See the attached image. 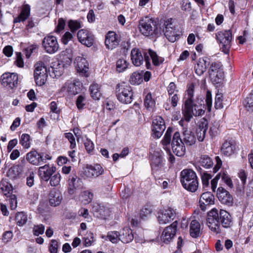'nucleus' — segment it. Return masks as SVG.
<instances>
[{
    "label": "nucleus",
    "mask_w": 253,
    "mask_h": 253,
    "mask_svg": "<svg viewBox=\"0 0 253 253\" xmlns=\"http://www.w3.org/2000/svg\"><path fill=\"white\" fill-rule=\"evenodd\" d=\"M205 106L204 101L202 99L191 102L190 100H185L184 107L182 109L184 120L189 122L193 116H201L205 114Z\"/></svg>",
    "instance_id": "f257e3e1"
},
{
    "label": "nucleus",
    "mask_w": 253,
    "mask_h": 253,
    "mask_svg": "<svg viewBox=\"0 0 253 253\" xmlns=\"http://www.w3.org/2000/svg\"><path fill=\"white\" fill-rule=\"evenodd\" d=\"M180 181L183 187L192 192L196 191L198 187L196 174L190 169H184L180 172Z\"/></svg>",
    "instance_id": "f03ea898"
},
{
    "label": "nucleus",
    "mask_w": 253,
    "mask_h": 253,
    "mask_svg": "<svg viewBox=\"0 0 253 253\" xmlns=\"http://www.w3.org/2000/svg\"><path fill=\"white\" fill-rule=\"evenodd\" d=\"M139 29L144 36H148L154 34L157 36L162 35V28L158 26L152 19L145 17L139 22Z\"/></svg>",
    "instance_id": "7ed1b4c3"
},
{
    "label": "nucleus",
    "mask_w": 253,
    "mask_h": 253,
    "mask_svg": "<svg viewBox=\"0 0 253 253\" xmlns=\"http://www.w3.org/2000/svg\"><path fill=\"white\" fill-rule=\"evenodd\" d=\"M116 95L119 101L125 103H130L132 101V92L131 87L125 83L119 84L116 86Z\"/></svg>",
    "instance_id": "20e7f679"
},
{
    "label": "nucleus",
    "mask_w": 253,
    "mask_h": 253,
    "mask_svg": "<svg viewBox=\"0 0 253 253\" xmlns=\"http://www.w3.org/2000/svg\"><path fill=\"white\" fill-rule=\"evenodd\" d=\"M207 224L212 232L218 233L220 232V223L217 209H213L208 213Z\"/></svg>",
    "instance_id": "39448f33"
},
{
    "label": "nucleus",
    "mask_w": 253,
    "mask_h": 253,
    "mask_svg": "<svg viewBox=\"0 0 253 253\" xmlns=\"http://www.w3.org/2000/svg\"><path fill=\"white\" fill-rule=\"evenodd\" d=\"M34 78L37 85H43L47 80L46 68L42 61H39L35 65Z\"/></svg>",
    "instance_id": "423d86ee"
},
{
    "label": "nucleus",
    "mask_w": 253,
    "mask_h": 253,
    "mask_svg": "<svg viewBox=\"0 0 253 253\" xmlns=\"http://www.w3.org/2000/svg\"><path fill=\"white\" fill-rule=\"evenodd\" d=\"M162 28V34H164L167 39L170 42H173L176 40L175 27L172 19H168L165 21Z\"/></svg>",
    "instance_id": "0eeeda50"
},
{
    "label": "nucleus",
    "mask_w": 253,
    "mask_h": 253,
    "mask_svg": "<svg viewBox=\"0 0 253 253\" xmlns=\"http://www.w3.org/2000/svg\"><path fill=\"white\" fill-rule=\"evenodd\" d=\"M217 40L221 45V48L224 53H228L231 47L232 34L230 30L220 31L216 35Z\"/></svg>",
    "instance_id": "6e6552de"
},
{
    "label": "nucleus",
    "mask_w": 253,
    "mask_h": 253,
    "mask_svg": "<svg viewBox=\"0 0 253 253\" xmlns=\"http://www.w3.org/2000/svg\"><path fill=\"white\" fill-rule=\"evenodd\" d=\"M42 45L45 51L49 54L55 53L59 48L56 37L52 35H48L44 38Z\"/></svg>",
    "instance_id": "1a4fd4ad"
},
{
    "label": "nucleus",
    "mask_w": 253,
    "mask_h": 253,
    "mask_svg": "<svg viewBox=\"0 0 253 253\" xmlns=\"http://www.w3.org/2000/svg\"><path fill=\"white\" fill-rule=\"evenodd\" d=\"M179 132H175L173 136L171 147L173 152L177 156L181 157L185 154V147Z\"/></svg>",
    "instance_id": "9d476101"
},
{
    "label": "nucleus",
    "mask_w": 253,
    "mask_h": 253,
    "mask_svg": "<svg viewBox=\"0 0 253 253\" xmlns=\"http://www.w3.org/2000/svg\"><path fill=\"white\" fill-rule=\"evenodd\" d=\"M82 86V83L78 80L68 81L61 88V91L69 95H75L80 92Z\"/></svg>",
    "instance_id": "9b49d317"
},
{
    "label": "nucleus",
    "mask_w": 253,
    "mask_h": 253,
    "mask_svg": "<svg viewBox=\"0 0 253 253\" xmlns=\"http://www.w3.org/2000/svg\"><path fill=\"white\" fill-rule=\"evenodd\" d=\"M18 75L14 73H5L1 76V83L4 87L13 88L18 84Z\"/></svg>",
    "instance_id": "f8f14e48"
},
{
    "label": "nucleus",
    "mask_w": 253,
    "mask_h": 253,
    "mask_svg": "<svg viewBox=\"0 0 253 253\" xmlns=\"http://www.w3.org/2000/svg\"><path fill=\"white\" fill-rule=\"evenodd\" d=\"M166 129L164 120L160 116L157 117L152 123L153 136L156 138H160Z\"/></svg>",
    "instance_id": "ddd939ff"
},
{
    "label": "nucleus",
    "mask_w": 253,
    "mask_h": 253,
    "mask_svg": "<svg viewBox=\"0 0 253 253\" xmlns=\"http://www.w3.org/2000/svg\"><path fill=\"white\" fill-rule=\"evenodd\" d=\"M104 172V169L99 164L87 165L84 171V173L86 177H97L103 174Z\"/></svg>",
    "instance_id": "4468645a"
},
{
    "label": "nucleus",
    "mask_w": 253,
    "mask_h": 253,
    "mask_svg": "<svg viewBox=\"0 0 253 253\" xmlns=\"http://www.w3.org/2000/svg\"><path fill=\"white\" fill-rule=\"evenodd\" d=\"M175 215V212L171 208L164 209L158 213V220L160 224H167L173 220Z\"/></svg>",
    "instance_id": "2eb2a0df"
},
{
    "label": "nucleus",
    "mask_w": 253,
    "mask_h": 253,
    "mask_svg": "<svg viewBox=\"0 0 253 253\" xmlns=\"http://www.w3.org/2000/svg\"><path fill=\"white\" fill-rule=\"evenodd\" d=\"M75 66L78 73L83 76H88V63L85 58L81 56L77 57L75 61Z\"/></svg>",
    "instance_id": "dca6fc26"
},
{
    "label": "nucleus",
    "mask_w": 253,
    "mask_h": 253,
    "mask_svg": "<svg viewBox=\"0 0 253 253\" xmlns=\"http://www.w3.org/2000/svg\"><path fill=\"white\" fill-rule=\"evenodd\" d=\"M56 169V168L53 166L45 165L39 168L38 174L42 180L47 181L51 176L55 172Z\"/></svg>",
    "instance_id": "f3484780"
},
{
    "label": "nucleus",
    "mask_w": 253,
    "mask_h": 253,
    "mask_svg": "<svg viewBox=\"0 0 253 253\" xmlns=\"http://www.w3.org/2000/svg\"><path fill=\"white\" fill-rule=\"evenodd\" d=\"M177 223L173 222L169 226L166 227L161 236L162 240L165 243L170 242L175 234Z\"/></svg>",
    "instance_id": "a211bd4d"
},
{
    "label": "nucleus",
    "mask_w": 253,
    "mask_h": 253,
    "mask_svg": "<svg viewBox=\"0 0 253 253\" xmlns=\"http://www.w3.org/2000/svg\"><path fill=\"white\" fill-rule=\"evenodd\" d=\"M77 37L80 42L83 44L88 47H90L93 44V37L87 30L82 29L79 31Z\"/></svg>",
    "instance_id": "6ab92c4d"
},
{
    "label": "nucleus",
    "mask_w": 253,
    "mask_h": 253,
    "mask_svg": "<svg viewBox=\"0 0 253 253\" xmlns=\"http://www.w3.org/2000/svg\"><path fill=\"white\" fill-rule=\"evenodd\" d=\"M119 42L118 37L114 32L110 31L107 33L105 41L107 48L113 49L116 48L118 46Z\"/></svg>",
    "instance_id": "aec40b11"
},
{
    "label": "nucleus",
    "mask_w": 253,
    "mask_h": 253,
    "mask_svg": "<svg viewBox=\"0 0 253 253\" xmlns=\"http://www.w3.org/2000/svg\"><path fill=\"white\" fill-rule=\"evenodd\" d=\"M217 196L222 204L228 206L232 205L233 198L230 193L223 187H220L217 189Z\"/></svg>",
    "instance_id": "412c9836"
},
{
    "label": "nucleus",
    "mask_w": 253,
    "mask_h": 253,
    "mask_svg": "<svg viewBox=\"0 0 253 253\" xmlns=\"http://www.w3.org/2000/svg\"><path fill=\"white\" fill-rule=\"evenodd\" d=\"M26 160L31 164L38 166L44 162L43 154L39 153L36 151H31L26 154Z\"/></svg>",
    "instance_id": "4be33fe9"
},
{
    "label": "nucleus",
    "mask_w": 253,
    "mask_h": 253,
    "mask_svg": "<svg viewBox=\"0 0 253 253\" xmlns=\"http://www.w3.org/2000/svg\"><path fill=\"white\" fill-rule=\"evenodd\" d=\"M220 225L224 228H229L233 224L231 215L226 211L220 210L218 212Z\"/></svg>",
    "instance_id": "5701e85b"
},
{
    "label": "nucleus",
    "mask_w": 253,
    "mask_h": 253,
    "mask_svg": "<svg viewBox=\"0 0 253 253\" xmlns=\"http://www.w3.org/2000/svg\"><path fill=\"white\" fill-rule=\"evenodd\" d=\"M214 197L210 192H205L201 195L199 203L202 210H205L206 206L214 204Z\"/></svg>",
    "instance_id": "b1692460"
},
{
    "label": "nucleus",
    "mask_w": 253,
    "mask_h": 253,
    "mask_svg": "<svg viewBox=\"0 0 253 253\" xmlns=\"http://www.w3.org/2000/svg\"><path fill=\"white\" fill-rule=\"evenodd\" d=\"M208 128V123L207 120L203 119L200 122L196 129L197 138L199 141H203Z\"/></svg>",
    "instance_id": "393cba45"
},
{
    "label": "nucleus",
    "mask_w": 253,
    "mask_h": 253,
    "mask_svg": "<svg viewBox=\"0 0 253 253\" xmlns=\"http://www.w3.org/2000/svg\"><path fill=\"white\" fill-rule=\"evenodd\" d=\"M131 59L133 64L135 66H140L144 61V58L141 52L137 48H133L131 51Z\"/></svg>",
    "instance_id": "a878e982"
},
{
    "label": "nucleus",
    "mask_w": 253,
    "mask_h": 253,
    "mask_svg": "<svg viewBox=\"0 0 253 253\" xmlns=\"http://www.w3.org/2000/svg\"><path fill=\"white\" fill-rule=\"evenodd\" d=\"M182 137V141L184 142V144L187 146L193 145L196 141V137L193 132L187 129L183 131Z\"/></svg>",
    "instance_id": "bb28decb"
},
{
    "label": "nucleus",
    "mask_w": 253,
    "mask_h": 253,
    "mask_svg": "<svg viewBox=\"0 0 253 253\" xmlns=\"http://www.w3.org/2000/svg\"><path fill=\"white\" fill-rule=\"evenodd\" d=\"M235 150L236 145L234 143L226 141L222 145L221 152L224 155L229 156L235 153Z\"/></svg>",
    "instance_id": "cd10ccee"
},
{
    "label": "nucleus",
    "mask_w": 253,
    "mask_h": 253,
    "mask_svg": "<svg viewBox=\"0 0 253 253\" xmlns=\"http://www.w3.org/2000/svg\"><path fill=\"white\" fill-rule=\"evenodd\" d=\"M208 57L200 58L197 65L195 66V72L198 75H202L207 69L209 62Z\"/></svg>",
    "instance_id": "c85d7f7f"
},
{
    "label": "nucleus",
    "mask_w": 253,
    "mask_h": 253,
    "mask_svg": "<svg viewBox=\"0 0 253 253\" xmlns=\"http://www.w3.org/2000/svg\"><path fill=\"white\" fill-rule=\"evenodd\" d=\"M134 238L131 230L128 227L124 228L119 234V239L124 243H128Z\"/></svg>",
    "instance_id": "c756f323"
},
{
    "label": "nucleus",
    "mask_w": 253,
    "mask_h": 253,
    "mask_svg": "<svg viewBox=\"0 0 253 253\" xmlns=\"http://www.w3.org/2000/svg\"><path fill=\"white\" fill-rule=\"evenodd\" d=\"M190 235L193 238H197L201 234V226L199 222L196 220L191 221L190 224Z\"/></svg>",
    "instance_id": "7c9ffc66"
},
{
    "label": "nucleus",
    "mask_w": 253,
    "mask_h": 253,
    "mask_svg": "<svg viewBox=\"0 0 253 253\" xmlns=\"http://www.w3.org/2000/svg\"><path fill=\"white\" fill-rule=\"evenodd\" d=\"M30 14V6L28 4L23 6L22 11L19 16L14 20V22H20L26 20Z\"/></svg>",
    "instance_id": "2f4dec72"
},
{
    "label": "nucleus",
    "mask_w": 253,
    "mask_h": 253,
    "mask_svg": "<svg viewBox=\"0 0 253 253\" xmlns=\"http://www.w3.org/2000/svg\"><path fill=\"white\" fill-rule=\"evenodd\" d=\"M62 199L61 195L59 192H52L49 195V202L51 206H58Z\"/></svg>",
    "instance_id": "473e14b6"
},
{
    "label": "nucleus",
    "mask_w": 253,
    "mask_h": 253,
    "mask_svg": "<svg viewBox=\"0 0 253 253\" xmlns=\"http://www.w3.org/2000/svg\"><path fill=\"white\" fill-rule=\"evenodd\" d=\"M199 164L206 169H211L213 165L212 160L208 155H202L200 158Z\"/></svg>",
    "instance_id": "72a5a7b5"
},
{
    "label": "nucleus",
    "mask_w": 253,
    "mask_h": 253,
    "mask_svg": "<svg viewBox=\"0 0 253 253\" xmlns=\"http://www.w3.org/2000/svg\"><path fill=\"white\" fill-rule=\"evenodd\" d=\"M90 94L93 99L99 100L101 93L100 90V86L97 84H92L89 87Z\"/></svg>",
    "instance_id": "f704fd0d"
},
{
    "label": "nucleus",
    "mask_w": 253,
    "mask_h": 253,
    "mask_svg": "<svg viewBox=\"0 0 253 253\" xmlns=\"http://www.w3.org/2000/svg\"><path fill=\"white\" fill-rule=\"evenodd\" d=\"M0 189L3 194L7 197L11 196L10 195L13 188L12 185L6 181H2L0 184Z\"/></svg>",
    "instance_id": "c9c22d12"
},
{
    "label": "nucleus",
    "mask_w": 253,
    "mask_h": 253,
    "mask_svg": "<svg viewBox=\"0 0 253 253\" xmlns=\"http://www.w3.org/2000/svg\"><path fill=\"white\" fill-rule=\"evenodd\" d=\"M130 82L133 85H138L143 82V73L134 72L130 77Z\"/></svg>",
    "instance_id": "e433bc0d"
},
{
    "label": "nucleus",
    "mask_w": 253,
    "mask_h": 253,
    "mask_svg": "<svg viewBox=\"0 0 253 253\" xmlns=\"http://www.w3.org/2000/svg\"><path fill=\"white\" fill-rule=\"evenodd\" d=\"M81 186V181L76 175L70 176L69 179V186L70 190H73Z\"/></svg>",
    "instance_id": "4c0bfd02"
},
{
    "label": "nucleus",
    "mask_w": 253,
    "mask_h": 253,
    "mask_svg": "<svg viewBox=\"0 0 253 253\" xmlns=\"http://www.w3.org/2000/svg\"><path fill=\"white\" fill-rule=\"evenodd\" d=\"M197 169L200 172L204 187L205 188L207 187L209 185V180L212 177L211 175L206 172L203 171L202 169L199 167L198 168H197Z\"/></svg>",
    "instance_id": "58836bf2"
},
{
    "label": "nucleus",
    "mask_w": 253,
    "mask_h": 253,
    "mask_svg": "<svg viewBox=\"0 0 253 253\" xmlns=\"http://www.w3.org/2000/svg\"><path fill=\"white\" fill-rule=\"evenodd\" d=\"M148 54L151 57L153 63L155 66H158L164 61L163 57L159 56L157 53L151 49H149Z\"/></svg>",
    "instance_id": "ea45409f"
},
{
    "label": "nucleus",
    "mask_w": 253,
    "mask_h": 253,
    "mask_svg": "<svg viewBox=\"0 0 253 253\" xmlns=\"http://www.w3.org/2000/svg\"><path fill=\"white\" fill-rule=\"evenodd\" d=\"M152 212V207L150 205H145L140 212V217L142 219H145L151 215Z\"/></svg>",
    "instance_id": "a19ab883"
},
{
    "label": "nucleus",
    "mask_w": 253,
    "mask_h": 253,
    "mask_svg": "<svg viewBox=\"0 0 253 253\" xmlns=\"http://www.w3.org/2000/svg\"><path fill=\"white\" fill-rule=\"evenodd\" d=\"M128 63L124 59H119L116 62V70L119 72H124L128 66Z\"/></svg>",
    "instance_id": "79ce46f5"
},
{
    "label": "nucleus",
    "mask_w": 253,
    "mask_h": 253,
    "mask_svg": "<svg viewBox=\"0 0 253 253\" xmlns=\"http://www.w3.org/2000/svg\"><path fill=\"white\" fill-rule=\"evenodd\" d=\"M144 105L147 109H152L155 105V100L152 98L150 92L148 93L145 97Z\"/></svg>",
    "instance_id": "37998d69"
},
{
    "label": "nucleus",
    "mask_w": 253,
    "mask_h": 253,
    "mask_svg": "<svg viewBox=\"0 0 253 253\" xmlns=\"http://www.w3.org/2000/svg\"><path fill=\"white\" fill-rule=\"evenodd\" d=\"M93 234L91 232H86L83 238V244L85 247H89L94 242Z\"/></svg>",
    "instance_id": "c03bdc74"
},
{
    "label": "nucleus",
    "mask_w": 253,
    "mask_h": 253,
    "mask_svg": "<svg viewBox=\"0 0 253 253\" xmlns=\"http://www.w3.org/2000/svg\"><path fill=\"white\" fill-rule=\"evenodd\" d=\"M222 65L220 62H214L211 64L209 69V74L211 78H213L215 76V74L219 71V70H223Z\"/></svg>",
    "instance_id": "a18cd8bd"
},
{
    "label": "nucleus",
    "mask_w": 253,
    "mask_h": 253,
    "mask_svg": "<svg viewBox=\"0 0 253 253\" xmlns=\"http://www.w3.org/2000/svg\"><path fill=\"white\" fill-rule=\"evenodd\" d=\"M15 220L17 225L22 226L27 222V215L24 212H18L15 216Z\"/></svg>",
    "instance_id": "49530a36"
},
{
    "label": "nucleus",
    "mask_w": 253,
    "mask_h": 253,
    "mask_svg": "<svg viewBox=\"0 0 253 253\" xmlns=\"http://www.w3.org/2000/svg\"><path fill=\"white\" fill-rule=\"evenodd\" d=\"M172 132V129L171 128H168L167 129L163 140L161 141L162 145L164 146V148L165 149V146L169 145L171 141V136Z\"/></svg>",
    "instance_id": "de8ad7c7"
},
{
    "label": "nucleus",
    "mask_w": 253,
    "mask_h": 253,
    "mask_svg": "<svg viewBox=\"0 0 253 253\" xmlns=\"http://www.w3.org/2000/svg\"><path fill=\"white\" fill-rule=\"evenodd\" d=\"M82 202L84 204H87L91 202L93 198V194L88 191H84L81 196Z\"/></svg>",
    "instance_id": "09e8293b"
},
{
    "label": "nucleus",
    "mask_w": 253,
    "mask_h": 253,
    "mask_svg": "<svg viewBox=\"0 0 253 253\" xmlns=\"http://www.w3.org/2000/svg\"><path fill=\"white\" fill-rule=\"evenodd\" d=\"M20 143L25 148H28L30 146V136L28 134H22L20 139Z\"/></svg>",
    "instance_id": "8fccbe9b"
},
{
    "label": "nucleus",
    "mask_w": 253,
    "mask_h": 253,
    "mask_svg": "<svg viewBox=\"0 0 253 253\" xmlns=\"http://www.w3.org/2000/svg\"><path fill=\"white\" fill-rule=\"evenodd\" d=\"M57 66H59V67H52L51 70L50 71L55 78L59 77L63 74L64 70L63 64L58 63ZM51 76H53V75H51Z\"/></svg>",
    "instance_id": "3c124183"
},
{
    "label": "nucleus",
    "mask_w": 253,
    "mask_h": 253,
    "mask_svg": "<svg viewBox=\"0 0 253 253\" xmlns=\"http://www.w3.org/2000/svg\"><path fill=\"white\" fill-rule=\"evenodd\" d=\"M106 240H108L113 243H117L119 239V234L117 231H110L107 234Z\"/></svg>",
    "instance_id": "603ef678"
},
{
    "label": "nucleus",
    "mask_w": 253,
    "mask_h": 253,
    "mask_svg": "<svg viewBox=\"0 0 253 253\" xmlns=\"http://www.w3.org/2000/svg\"><path fill=\"white\" fill-rule=\"evenodd\" d=\"M223 95L221 93H217L215 97L214 107L215 109H221L224 107V104L222 102Z\"/></svg>",
    "instance_id": "864d4df0"
},
{
    "label": "nucleus",
    "mask_w": 253,
    "mask_h": 253,
    "mask_svg": "<svg viewBox=\"0 0 253 253\" xmlns=\"http://www.w3.org/2000/svg\"><path fill=\"white\" fill-rule=\"evenodd\" d=\"M49 179L50 184L51 186H57L60 183L61 175L59 173H55L53 176H51Z\"/></svg>",
    "instance_id": "5fc2aeb1"
},
{
    "label": "nucleus",
    "mask_w": 253,
    "mask_h": 253,
    "mask_svg": "<svg viewBox=\"0 0 253 253\" xmlns=\"http://www.w3.org/2000/svg\"><path fill=\"white\" fill-rule=\"evenodd\" d=\"M68 26L72 32H74L81 28V23L77 20H70Z\"/></svg>",
    "instance_id": "6e6d98bb"
},
{
    "label": "nucleus",
    "mask_w": 253,
    "mask_h": 253,
    "mask_svg": "<svg viewBox=\"0 0 253 253\" xmlns=\"http://www.w3.org/2000/svg\"><path fill=\"white\" fill-rule=\"evenodd\" d=\"M219 125L218 122H214L210 127V134L212 137L217 135L219 132Z\"/></svg>",
    "instance_id": "4d7b16f0"
},
{
    "label": "nucleus",
    "mask_w": 253,
    "mask_h": 253,
    "mask_svg": "<svg viewBox=\"0 0 253 253\" xmlns=\"http://www.w3.org/2000/svg\"><path fill=\"white\" fill-rule=\"evenodd\" d=\"M44 231V226L42 224H40L34 226L33 232L34 235L39 236L42 234Z\"/></svg>",
    "instance_id": "13d9d810"
},
{
    "label": "nucleus",
    "mask_w": 253,
    "mask_h": 253,
    "mask_svg": "<svg viewBox=\"0 0 253 253\" xmlns=\"http://www.w3.org/2000/svg\"><path fill=\"white\" fill-rule=\"evenodd\" d=\"M65 137L68 139L69 141L70 142L71 145H70V148L71 149H74L75 148L76 146V141H75V138L73 134L72 133L68 132L65 133Z\"/></svg>",
    "instance_id": "bf43d9fd"
},
{
    "label": "nucleus",
    "mask_w": 253,
    "mask_h": 253,
    "mask_svg": "<svg viewBox=\"0 0 253 253\" xmlns=\"http://www.w3.org/2000/svg\"><path fill=\"white\" fill-rule=\"evenodd\" d=\"M206 103L208 111L211 112L212 106V97L211 93L210 91L207 92Z\"/></svg>",
    "instance_id": "052dcab7"
},
{
    "label": "nucleus",
    "mask_w": 253,
    "mask_h": 253,
    "mask_svg": "<svg viewBox=\"0 0 253 253\" xmlns=\"http://www.w3.org/2000/svg\"><path fill=\"white\" fill-rule=\"evenodd\" d=\"M246 107L248 111L253 112V94H251L247 98Z\"/></svg>",
    "instance_id": "680f3d73"
},
{
    "label": "nucleus",
    "mask_w": 253,
    "mask_h": 253,
    "mask_svg": "<svg viewBox=\"0 0 253 253\" xmlns=\"http://www.w3.org/2000/svg\"><path fill=\"white\" fill-rule=\"evenodd\" d=\"M58 242L55 240H52L50 244L49 251L50 253H57Z\"/></svg>",
    "instance_id": "e2e57ef3"
},
{
    "label": "nucleus",
    "mask_w": 253,
    "mask_h": 253,
    "mask_svg": "<svg viewBox=\"0 0 253 253\" xmlns=\"http://www.w3.org/2000/svg\"><path fill=\"white\" fill-rule=\"evenodd\" d=\"M168 91L169 96H171L175 93H177L178 90L176 89V85L174 83L171 82L169 84L168 87Z\"/></svg>",
    "instance_id": "0e129e2a"
},
{
    "label": "nucleus",
    "mask_w": 253,
    "mask_h": 253,
    "mask_svg": "<svg viewBox=\"0 0 253 253\" xmlns=\"http://www.w3.org/2000/svg\"><path fill=\"white\" fill-rule=\"evenodd\" d=\"M85 97L83 95H79L76 101V104L79 109H82L83 108L84 103Z\"/></svg>",
    "instance_id": "69168bd1"
},
{
    "label": "nucleus",
    "mask_w": 253,
    "mask_h": 253,
    "mask_svg": "<svg viewBox=\"0 0 253 253\" xmlns=\"http://www.w3.org/2000/svg\"><path fill=\"white\" fill-rule=\"evenodd\" d=\"M73 38V36L71 33L69 32H66L62 38V42L64 44H67L69 41L71 40Z\"/></svg>",
    "instance_id": "338daca9"
},
{
    "label": "nucleus",
    "mask_w": 253,
    "mask_h": 253,
    "mask_svg": "<svg viewBox=\"0 0 253 253\" xmlns=\"http://www.w3.org/2000/svg\"><path fill=\"white\" fill-rule=\"evenodd\" d=\"M221 179L225 182L228 186L231 187L233 185L232 181L229 176L224 172H223L221 175Z\"/></svg>",
    "instance_id": "774afa93"
}]
</instances>
